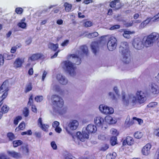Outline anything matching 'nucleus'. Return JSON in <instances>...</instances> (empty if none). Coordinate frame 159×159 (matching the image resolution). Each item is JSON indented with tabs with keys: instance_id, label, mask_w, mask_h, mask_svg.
Here are the masks:
<instances>
[{
	"instance_id": "1",
	"label": "nucleus",
	"mask_w": 159,
	"mask_h": 159,
	"mask_svg": "<svg viewBox=\"0 0 159 159\" xmlns=\"http://www.w3.org/2000/svg\"><path fill=\"white\" fill-rule=\"evenodd\" d=\"M159 39V34L153 32L150 34L144 36L141 40L140 38H136L134 39L133 45L134 47L138 50L141 49L144 46L149 47L157 41Z\"/></svg>"
},
{
	"instance_id": "2",
	"label": "nucleus",
	"mask_w": 159,
	"mask_h": 159,
	"mask_svg": "<svg viewBox=\"0 0 159 159\" xmlns=\"http://www.w3.org/2000/svg\"><path fill=\"white\" fill-rule=\"evenodd\" d=\"M122 100L123 102L128 105L130 102L133 103L136 102V98L138 102L140 104L143 103L146 100V95L144 92L140 91H138L136 93V97L133 94H130L128 96H126L125 93L122 91Z\"/></svg>"
},
{
	"instance_id": "3",
	"label": "nucleus",
	"mask_w": 159,
	"mask_h": 159,
	"mask_svg": "<svg viewBox=\"0 0 159 159\" xmlns=\"http://www.w3.org/2000/svg\"><path fill=\"white\" fill-rule=\"evenodd\" d=\"M52 99L55 109L59 114L62 115L66 113L67 108L63 106L64 101L61 97L55 95L52 96Z\"/></svg>"
},
{
	"instance_id": "4",
	"label": "nucleus",
	"mask_w": 159,
	"mask_h": 159,
	"mask_svg": "<svg viewBox=\"0 0 159 159\" xmlns=\"http://www.w3.org/2000/svg\"><path fill=\"white\" fill-rule=\"evenodd\" d=\"M97 130L96 126L92 124L88 125L85 131H82V133L80 132L76 133L77 138L82 142H84L86 139L89 138L90 134L95 133Z\"/></svg>"
},
{
	"instance_id": "5",
	"label": "nucleus",
	"mask_w": 159,
	"mask_h": 159,
	"mask_svg": "<svg viewBox=\"0 0 159 159\" xmlns=\"http://www.w3.org/2000/svg\"><path fill=\"white\" fill-rule=\"evenodd\" d=\"M63 68L66 70L69 74L73 76L75 74V67L74 66L73 64L69 61H63Z\"/></svg>"
},
{
	"instance_id": "6",
	"label": "nucleus",
	"mask_w": 159,
	"mask_h": 159,
	"mask_svg": "<svg viewBox=\"0 0 159 159\" xmlns=\"http://www.w3.org/2000/svg\"><path fill=\"white\" fill-rule=\"evenodd\" d=\"M9 90V84L8 81H5L3 82L2 84L0 87V94L2 95L0 97L5 99L8 94V92Z\"/></svg>"
},
{
	"instance_id": "7",
	"label": "nucleus",
	"mask_w": 159,
	"mask_h": 159,
	"mask_svg": "<svg viewBox=\"0 0 159 159\" xmlns=\"http://www.w3.org/2000/svg\"><path fill=\"white\" fill-rule=\"evenodd\" d=\"M117 45V40L116 38L113 36H111L108 39L107 46L108 49L110 51L115 50Z\"/></svg>"
},
{
	"instance_id": "8",
	"label": "nucleus",
	"mask_w": 159,
	"mask_h": 159,
	"mask_svg": "<svg viewBox=\"0 0 159 159\" xmlns=\"http://www.w3.org/2000/svg\"><path fill=\"white\" fill-rule=\"evenodd\" d=\"M99 108L102 113L106 115L112 114L114 111L112 108L108 107L104 104L100 105Z\"/></svg>"
},
{
	"instance_id": "9",
	"label": "nucleus",
	"mask_w": 159,
	"mask_h": 159,
	"mask_svg": "<svg viewBox=\"0 0 159 159\" xmlns=\"http://www.w3.org/2000/svg\"><path fill=\"white\" fill-rule=\"evenodd\" d=\"M122 53L123 56L124 63L125 64L129 63L130 60L128 59V57L130 56V51L128 49H125V50L122 51Z\"/></svg>"
},
{
	"instance_id": "10",
	"label": "nucleus",
	"mask_w": 159,
	"mask_h": 159,
	"mask_svg": "<svg viewBox=\"0 0 159 159\" xmlns=\"http://www.w3.org/2000/svg\"><path fill=\"white\" fill-rule=\"evenodd\" d=\"M110 7L114 8V10H118L121 8L120 0H114L111 2L109 4Z\"/></svg>"
},
{
	"instance_id": "11",
	"label": "nucleus",
	"mask_w": 159,
	"mask_h": 159,
	"mask_svg": "<svg viewBox=\"0 0 159 159\" xmlns=\"http://www.w3.org/2000/svg\"><path fill=\"white\" fill-rule=\"evenodd\" d=\"M94 122L95 125L98 127H101L102 129L103 128L104 120L100 116L96 117L94 119Z\"/></svg>"
},
{
	"instance_id": "12",
	"label": "nucleus",
	"mask_w": 159,
	"mask_h": 159,
	"mask_svg": "<svg viewBox=\"0 0 159 159\" xmlns=\"http://www.w3.org/2000/svg\"><path fill=\"white\" fill-rule=\"evenodd\" d=\"M152 147L151 144L148 143L146 144L142 150V152L143 155L147 156L150 153V150Z\"/></svg>"
},
{
	"instance_id": "13",
	"label": "nucleus",
	"mask_w": 159,
	"mask_h": 159,
	"mask_svg": "<svg viewBox=\"0 0 159 159\" xmlns=\"http://www.w3.org/2000/svg\"><path fill=\"white\" fill-rule=\"evenodd\" d=\"M134 143V140L133 138L129 136H127L125 139L123 141L122 144L123 146L128 145L129 146L133 145Z\"/></svg>"
},
{
	"instance_id": "14",
	"label": "nucleus",
	"mask_w": 159,
	"mask_h": 159,
	"mask_svg": "<svg viewBox=\"0 0 159 159\" xmlns=\"http://www.w3.org/2000/svg\"><path fill=\"white\" fill-rule=\"evenodd\" d=\"M43 55L40 53H36L33 54L28 58V60L31 61H34L38 60L41 58Z\"/></svg>"
},
{
	"instance_id": "15",
	"label": "nucleus",
	"mask_w": 159,
	"mask_h": 159,
	"mask_svg": "<svg viewBox=\"0 0 159 159\" xmlns=\"http://www.w3.org/2000/svg\"><path fill=\"white\" fill-rule=\"evenodd\" d=\"M78 125V121L75 120H73L70 122L68 126L71 130H75L77 129Z\"/></svg>"
},
{
	"instance_id": "16",
	"label": "nucleus",
	"mask_w": 159,
	"mask_h": 159,
	"mask_svg": "<svg viewBox=\"0 0 159 159\" xmlns=\"http://www.w3.org/2000/svg\"><path fill=\"white\" fill-rule=\"evenodd\" d=\"M57 78L59 83L62 84L66 85L67 83V79L61 74H58L57 75Z\"/></svg>"
},
{
	"instance_id": "17",
	"label": "nucleus",
	"mask_w": 159,
	"mask_h": 159,
	"mask_svg": "<svg viewBox=\"0 0 159 159\" xmlns=\"http://www.w3.org/2000/svg\"><path fill=\"white\" fill-rule=\"evenodd\" d=\"M7 152L9 156L18 159L21 157V155L20 153L13 151H8Z\"/></svg>"
},
{
	"instance_id": "18",
	"label": "nucleus",
	"mask_w": 159,
	"mask_h": 159,
	"mask_svg": "<svg viewBox=\"0 0 159 159\" xmlns=\"http://www.w3.org/2000/svg\"><path fill=\"white\" fill-rule=\"evenodd\" d=\"M7 152L9 156L18 159L21 157V155L20 153L13 151H8Z\"/></svg>"
},
{
	"instance_id": "19",
	"label": "nucleus",
	"mask_w": 159,
	"mask_h": 159,
	"mask_svg": "<svg viewBox=\"0 0 159 159\" xmlns=\"http://www.w3.org/2000/svg\"><path fill=\"white\" fill-rule=\"evenodd\" d=\"M157 86L155 83H152L151 85L150 91L153 94H157L159 93V90L157 89Z\"/></svg>"
},
{
	"instance_id": "20",
	"label": "nucleus",
	"mask_w": 159,
	"mask_h": 159,
	"mask_svg": "<svg viewBox=\"0 0 159 159\" xmlns=\"http://www.w3.org/2000/svg\"><path fill=\"white\" fill-rule=\"evenodd\" d=\"M121 30V32L123 31L124 32L123 36L124 37L127 39H129L130 38V35L135 33V32L134 31H131L127 30L125 29H123Z\"/></svg>"
},
{
	"instance_id": "21",
	"label": "nucleus",
	"mask_w": 159,
	"mask_h": 159,
	"mask_svg": "<svg viewBox=\"0 0 159 159\" xmlns=\"http://www.w3.org/2000/svg\"><path fill=\"white\" fill-rule=\"evenodd\" d=\"M23 62V60H22L20 58H18L16 59L14 62V66L16 68L20 67L21 66Z\"/></svg>"
},
{
	"instance_id": "22",
	"label": "nucleus",
	"mask_w": 159,
	"mask_h": 159,
	"mask_svg": "<svg viewBox=\"0 0 159 159\" xmlns=\"http://www.w3.org/2000/svg\"><path fill=\"white\" fill-rule=\"evenodd\" d=\"M98 48V43L96 42H93L91 45V48L93 52L96 54Z\"/></svg>"
},
{
	"instance_id": "23",
	"label": "nucleus",
	"mask_w": 159,
	"mask_h": 159,
	"mask_svg": "<svg viewBox=\"0 0 159 159\" xmlns=\"http://www.w3.org/2000/svg\"><path fill=\"white\" fill-rule=\"evenodd\" d=\"M25 20V17L23 18L20 22L17 24V25L20 28L25 29L26 26V23L24 22Z\"/></svg>"
},
{
	"instance_id": "24",
	"label": "nucleus",
	"mask_w": 159,
	"mask_h": 159,
	"mask_svg": "<svg viewBox=\"0 0 159 159\" xmlns=\"http://www.w3.org/2000/svg\"><path fill=\"white\" fill-rule=\"evenodd\" d=\"M48 47L49 48L54 51H56L58 48V43L54 44L52 43H50L48 44Z\"/></svg>"
},
{
	"instance_id": "25",
	"label": "nucleus",
	"mask_w": 159,
	"mask_h": 159,
	"mask_svg": "<svg viewBox=\"0 0 159 159\" xmlns=\"http://www.w3.org/2000/svg\"><path fill=\"white\" fill-rule=\"evenodd\" d=\"M80 49L83 53L87 56L88 54L87 47L86 45H83L80 47Z\"/></svg>"
},
{
	"instance_id": "26",
	"label": "nucleus",
	"mask_w": 159,
	"mask_h": 159,
	"mask_svg": "<svg viewBox=\"0 0 159 159\" xmlns=\"http://www.w3.org/2000/svg\"><path fill=\"white\" fill-rule=\"evenodd\" d=\"M25 127V125L24 121H22L19 125L18 127H17L16 129V131H18L20 130H23Z\"/></svg>"
},
{
	"instance_id": "27",
	"label": "nucleus",
	"mask_w": 159,
	"mask_h": 159,
	"mask_svg": "<svg viewBox=\"0 0 159 159\" xmlns=\"http://www.w3.org/2000/svg\"><path fill=\"white\" fill-rule=\"evenodd\" d=\"M117 154L116 153L113 152L112 153H108L106 156V159H115Z\"/></svg>"
},
{
	"instance_id": "28",
	"label": "nucleus",
	"mask_w": 159,
	"mask_h": 159,
	"mask_svg": "<svg viewBox=\"0 0 159 159\" xmlns=\"http://www.w3.org/2000/svg\"><path fill=\"white\" fill-rule=\"evenodd\" d=\"M12 143L13 147L16 148L21 145L23 144V142L20 140H14L13 141Z\"/></svg>"
},
{
	"instance_id": "29",
	"label": "nucleus",
	"mask_w": 159,
	"mask_h": 159,
	"mask_svg": "<svg viewBox=\"0 0 159 159\" xmlns=\"http://www.w3.org/2000/svg\"><path fill=\"white\" fill-rule=\"evenodd\" d=\"M32 89V83H29L28 84L26 85V87L25 90V92L27 93V92L31 91Z\"/></svg>"
},
{
	"instance_id": "30",
	"label": "nucleus",
	"mask_w": 159,
	"mask_h": 159,
	"mask_svg": "<svg viewBox=\"0 0 159 159\" xmlns=\"http://www.w3.org/2000/svg\"><path fill=\"white\" fill-rule=\"evenodd\" d=\"M117 138L116 136H112L110 139V143L111 145L114 146L117 143Z\"/></svg>"
},
{
	"instance_id": "31",
	"label": "nucleus",
	"mask_w": 159,
	"mask_h": 159,
	"mask_svg": "<svg viewBox=\"0 0 159 159\" xmlns=\"http://www.w3.org/2000/svg\"><path fill=\"white\" fill-rule=\"evenodd\" d=\"M158 102H151L149 103L147 106L148 108H155L158 105Z\"/></svg>"
},
{
	"instance_id": "32",
	"label": "nucleus",
	"mask_w": 159,
	"mask_h": 159,
	"mask_svg": "<svg viewBox=\"0 0 159 159\" xmlns=\"http://www.w3.org/2000/svg\"><path fill=\"white\" fill-rule=\"evenodd\" d=\"M64 6L65 7V9L66 12L70 11L72 8V5L67 2H65L64 3Z\"/></svg>"
},
{
	"instance_id": "33",
	"label": "nucleus",
	"mask_w": 159,
	"mask_h": 159,
	"mask_svg": "<svg viewBox=\"0 0 159 159\" xmlns=\"http://www.w3.org/2000/svg\"><path fill=\"white\" fill-rule=\"evenodd\" d=\"M9 107L6 105H4L1 108V112L3 113H7L9 110Z\"/></svg>"
},
{
	"instance_id": "34",
	"label": "nucleus",
	"mask_w": 159,
	"mask_h": 159,
	"mask_svg": "<svg viewBox=\"0 0 159 159\" xmlns=\"http://www.w3.org/2000/svg\"><path fill=\"white\" fill-rule=\"evenodd\" d=\"M4 56V58L7 60H10L12 59L14 57L13 55L9 54L8 53H3Z\"/></svg>"
},
{
	"instance_id": "35",
	"label": "nucleus",
	"mask_w": 159,
	"mask_h": 159,
	"mask_svg": "<svg viewBox=\"0 0 159 159\" xmlns=\"http://www.w3.org/2000/svg\"><path fill=\"white\" fill-rule=\"evenodd\" d=\"M143 136L142 133L140 131H137L134 134L135 138L137 139L141 138Z\"/></svg>"
},
{
	"instance_id": "36",
	"label": "nucleus",
	"mask_w": 159,
	"mask_h": 159,
	"mask_svg": "<svg viewBox=\"0 0 159 159\" xmlns=\"http://www.w3.org/2000/svg\"><path fill=\"white\" fill-rule=\"evenodd\" d=\"M7 136L9 140L11 141H13L15 138V137L13 133L11 132H9L7 134Z\"/></svg>"
},
{
	"instance_id": "37",
	"label": "nucleus",
	"mask_w": 159,
	"mask_h": 159,
	"mask_svg": "<svg viewBox=\"0 0 159 159\" xmlns=\"http://www.w3.org/2000/svg\"><path fill=\"white\" fill-rule=\"evenodd\" d=\"M21 148L22 149L23 153H29V149L28 145H26L25 146H22Z\"/></svg>"
},
{
	"instance_id": "38",
	"label": "nucleus",
	"mask_w": 159,
	"mask_h": 159,
	"mask_svg": "<svg viewBox=\"0 0 159 159\" xmlns=\"http://www.w3.org/2000/svg\"><path fill=\"white\" fill-rule=\"evenodd\" d=\"M98 35V32H95L93 33H89L87 35L89 38L91 39L97 37Z\"/></svg>"
},
{
	"instance_id": "39",
	"label": "nucleus",
	"mask_w": 159,
	"mask_h": 159,
	"mask_svg": "<svg viewBox=\"0 0 159 159\" xmlns=\"http://www.w3.org/2000/svg\"><path fill=\"white\" fill-rule=\"evenodd\" d=\"M22 113L24 116L25 117H27L29 114V111L28 108L27 107L24 108Z\"/></svg>"
},
{
	"instance_id": "40",
	"label": "nucleus",
	"mask_w": 159,
	"mask_h": 159,
	"mask_svg": "<svg viewBox=\"0 0 159 159\" xmlns=\"http://www.w3.org/2000/svg\"><path fill=\"white\" fill-rule=\"evenodd\" d=\"M74 57H75V64L77 65L80 64L81 62L80 58L76 55H75Z\"/></svg>"
},
{
	"instance_id": "41",
	"label": "nucleus",
	"mask_w": 159,
	"mask_h": 159,
	"mask_svg": "<svg viewBox=\"0 0 159 159\" xmlns=\"http://www.w3.org/2000/svg\"><path fill=\"white\" fill-rule=\"evenodd\" d=\"M22 117L20 116H16L14 119V124L15 125H17L19 121L22 119Z\"/></svg>"
},
{
	"instance_id": "42",
	"label": "nucleus",
	"mask_w": 159,
	"mask_h": 159,
	"mask_svg": "<svg viewBox=\"0 0 159 159\" xmlns=\"http://www.w3.org/2000/svg\"><path fill=\"white\" fill-rule=\"evenodd\" d=\"M40 127L44 131L47 132L49 127V125H48L43 124Z\"/></svg>"
},
{
	"instance_id": "43",
	"label": "nucleus",
	"mask_w": 159,
	"mask_h": 159,
	"mask_svg": "<svg viewBox=\"0 0 159 159\" xmlns=\"http://www.w3.org/2000/svg\"><path fill=\"white\" fill-rule=\"evenodd\" d=\"M23 10L21 7H18L16 8L15 12L18 14H21L23 12Z\"/></svg>"
},
{
	"instance_id": "44",
	"label": "nucleus",
	"mask_w": 159,
	"mask_h": 159,
	"mask_svg": "<svg viewBox=\"0 0 159 159\" xmlns=\"http://www.w3.org/2000/svg\"><path fill=\"white\" fill-rule=\"evenodd\" d=\"M4 56L3 54H0V66H2L4 62Z\"/></svg>"
},
{
	"instance_id": "45",
	"label": "nucleus",
	"mask_w": 159,
	"mask_h": 159,
	"mask_svg": "<svg viewBox=\"0 0 159 159\" xmlns=\"http://www.w3.org/2000/svg\"><path fill=\"white\" fill-rule=\"evenodd\" d=\"M35 100L37 102L42 101L43 99V98L42 96H37L34 98Z\"/></svg>"
},
{
	"instance_id": "46",
	"label": "nucleus",
	"mask_w": 159,
	"mask_h": 159,
	"mask_svg": "<svg viewBox=\"0 0 159 159\" xmlns=\"http://www.w3.org/2000/svg\"><path fill=\"white\" fill-rule=\"evenodd\" d=\"M33 95L32 94L30 96V97L29 98V101L28 103V104L30 105V106H32V105H33Z\"/></svg>"
},
{
	"instance_id": "47",
	"label": "nucleus",
	"mask_w": 159,
	"mask_h": 159,
	"mask_svg": "<svg viewBox=\"0 0 159 159\" xmlns=\"http://www.w3.org/2000/svg\"><path fill=\"white\" fill-rule=\"evenodd\" d=\"M133 120H135L137 121L139 125H141L143 122V120L140 118H137L135 117H133Z\"/></svg>"
},
{
	"instance_id": "48",
	"label": "nucleus",
	"mask_w": 159,
	"mask_h": 159,
	"mask_svg": "<svg viewBox=\"0 0 159 159\" xmlns=\"http://www.w3.org/2000/svg\"><path fill=\"white\" fill-rule=\"evenodd\" d=\"M0 159H11L5 154L2 153L0 154Z\"/></svg>"
},
{
	"instance_id": "49",
	"label": "nucleus",
	"mask_w": 159,
	"mask_h": 159,
	"mask_svg": "<svg viewBox=\"0 0 159 159\" xmlns=\"http://www.w3.org/2000/svg\"><path fill=\"white\" fill-rule=\"evenodd\" d=\"M92 23L90 21H86L84 23V26L86 27H90L92 25Z\"/></svg>"
},
{
	"instance_id": "50",
	"label": "nucleus",
	"mask_w": 159,
	"mask_h": 159,
	"mask_svg": "<svg viewBox=\"0 0 159 159\" xmlns=\"http://www.w3.org/2000/svg\"><path fill=\"white\" fill-rule=\"evenodd\" d=\"M153 134L156 136L159 137V128L154 129Z\"/></svg>"
},
{
	"instance_id": "51",
	"label": "nucleus",
	"mask_w": 159,
	"mask_h": 159,
	"mask_svg": "<svg viewBox=\"0 0 159 159\" xmlns=\"http://www.w3.org/2000/svg\"><path fill=\"white\" fill-rule=\"evenodd\" d=\"M120 27V25H114L110 28V29L111 30H113L116 29H119Z\"/></svg>"
},
{
	"instance_id": "52",
	"label": "nucleus",
	"mask_w": 159,
	"mask_h": 159,
	"mask_svg": "<svg viewBox=\"0 0 159 159\" xmlns=\"http://www.w3.org/2000/svg\"><path fill=\"white\" fill-rule=\"evenodd\" d=\"M51 145L52 147L54 150H56L57 148V147L55 142L53 141L51 142Z\"/></svg>"
},
{
	"instance_id": "53",
	"label": "nucleus",
	"mask_w": 159,
	"mask_h": 159,
	"mask_svg": "<svg viewBox=\"0 0 159 159\" xmlns=\"http://www.w3.org/2000/svg\"><path fill=\"white\" fill-rule=\"evenodd\" d=\"M109 148V145L108 144H106L102 146L101 148V150L103 151L106 150Z\"/></svg>"
},
{
	"instance_id": "54",
	"label": "nucleus",
	"mask_w": 159,
	"mask_h": 159,
	"mask_svg": "<svg viewBox=\"0 0 159 159\" xmlns=\"http://www.w3.org/2000/svg\"><path fill=\"white\" fill-rule=\"evenodd\" d=\"M111 131V134H112L115 135L116 136H117L118 134V133L117 132V131L116 129H112Z\"/></svg>"
},
{
	"instance_id": "55",
	"label": "nucleus",
	"mask_w": 159,
	"mask_h": 159,
	"mask_svg": "<svg viewBox=\"0 0 159 159\" xmlns=\"http://www.w3.org/2000/svg\"><path fill=\"white\" fill-rule=\"evenodd\" d=\"M69 42V40H65L61 44V46L63 47H65L68 44Z\"/></svg>"
},
{
	"instance_id": "56",
	"label": "nucleus",
	"mask_w": 159,
	"mask_h": 159,
	"mask_svg": "<svg viewBox=\"0 0 159 159\" xmlns=\"http://www.w3.org/2000/svg\"><path fill=\"white\" fill-rule=\"evenodd\" d=\"M65 159H75V158L70 154H68L65 157Z\"/></svg>"
},
{
	"instance_id": "57",
	"label": "nucleus",
	"mask_w": 159,
	"mask_h": 159,
	"mask_svg": "<svg viewBox=\"0 0 159 159\" xmlns=\"http://www.w3.org/2000/svg\"><path fill=\"white\" fill-rule=\"evenodd\" d=\"M59 125V123L57 121H55L52 124V127L54 128L58 127Z\"/></svg>"
},
{
	"instance_id": "58",
	"label": "nucleus",
	"mask_w": 159,
	"mask_h": 159,
	"mask_svg": "<svg viewBox=\"0 0 159 159\" xmlns=\"http://www.w3.org/2000/svg\"><path fill=\"white\" fill-rule=\"evenodd\" d=\"M17 48L16 46L13 47L11 48L10 52L12 53H14L16 51Z\"/></svg>"
},
{
	"instance_id": "59",
	"label": "nucleus",
	"mask_w": 159,
	"mask_h": 159,
	"mask_svg": "<svg viewBox=\"0 0 159 159\" xmlns=\"http://www.w3.org/2000/svg\"><path fill=\"white\" fill-rule=\"evenodd\" d=\"M31 106L32 111L34 113H36L37 112V109L36 106L35 105H32Z\"/></svg>"
},
{
	"instance_id": "60",
	"label": "nucleus",
	"mask_w": 159,
	"mask_h": 159,
	"mask_svg": "<svg viewBox=\"0 0 159 159\" xmlns=\"http://www.w3.org/2000/svg\"><path fill=\"white\" fill-rule=\"evenodd\" d=\"M153 21H156L159 20V12L154 16Z\"/></svg>"
},
{
	"instance_id": "61",
	"label": "nucleus",
	"mask_w": 159,
	"mask_h": 159,
	"mask_svg": "<svg viewBox=\"0 0 159 159\" xmlns=\"http://www.w3.org/2000/svg\"><path fill=\"white\" fill-rule=\"evenodd\" d=\"M105 120H109V122L110 123H111L112 122L111 121L112 120V118L110 116H106L105 117Z\"/></svg>"
},
{
	"instance_id": "62",
	"label": "nucleus",
	"mask_w": 159,
	"mask_h": 159,
	"mask_svg": "<svg viewBox=\"0 0 159 159\" xmlns=\"http://www.w3.org/2000/svg\"><path fill=\"white\" fill-rule=\"evenodd\" d=\"M38 125H39V126L40 127L43 124L42 123V119L40 117L39 119L38 120Z\"/></svg>"
},
{
	"instance_id": "63",
	"label": "nucleus",
	"mask_w": 159,
	"mask_h": 159,
	"mask_svg": "<svg viewBox=\"0 0 159 159\" xmlns=\"http://www.w3.org/2000/svg\"><path fill=\"white\" fill-rule=\"evenodd\" d=\"M34 134L36 137L38 138H40L41 137V133L39 132H36Z\"/></svg>"
},
{
	"instance_id": "64",
	"label": "nucleus",
	"mask_w": 159,
	"mask_h": 159,
	"mask_svg": "<svg viewBox=\"0 0 159 159\" xmlns=\"http://www.w3.org/2000/svg\"><path fill=\"white\" fill-rule=\"evenodd\" d=\"M28 74L30 75H31L33 74L34 71L33 68H31L28 71Z\"/></svg>"
}]
</instances>
